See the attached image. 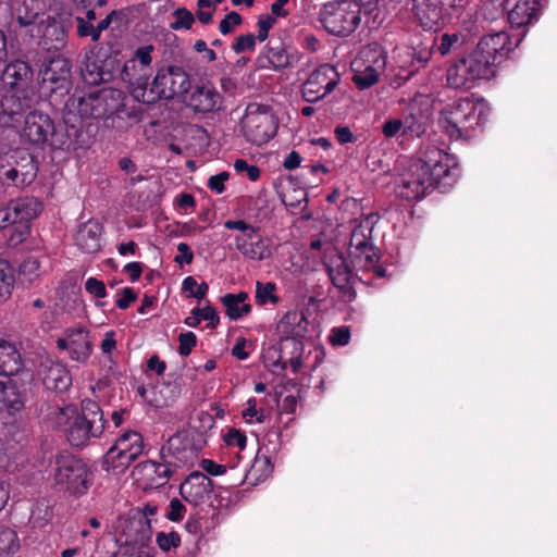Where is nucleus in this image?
<instances>
[{
  "label": "nucleus",
  "instance_id": "f257e3e1",
  "mask_svg": "<svg viewBox=\"0 0 557 557\" xmlns=\"http://www.w3.org/2000/svg\"><path fill=\"white\" fill-rule=\"evenodd\" d=\"M453 175L455 173L449 156L441 149L430 148L423 158L411 161L400 173L396 193L404 199L419 200L435 185Z\"/></svg>",
  "mask_w": 557,
  "mask_h": 557
},
{
  "label": "nucleus",
  "instance_id": "f03ea898",
  "mask_svg": "<svg viewBox=\"0 0 557 557\" xmlns=\"http://www.w3.org/2000/svg\"><path fill=\"white\" fill-rule=\"evenodd\" d=\"M55 424L67 436L72 446L81 447L90 438L99 437L104 430L103 414L98 404L90 399L82 401V410L74 406L60 408Z\"/></svg>",
  "mask_w": 557,
  "mask_h": 557
},
{
  "label": "nucleus",
  "instance_id": "7ed1b4c3",
  "mask_svg": "<svg viewBox=\"0 0 557 557\" xmlns=\"http://www.w3.org/2000/svg\"><path fill=\"white\" fill-rule=\"evenodd\" d=\"M487 110L483 100L459 99L442 109L438 125L453 139L467 138L484 121Z\"/></svg>",
  "mask_w": 557,
  "mask_h": 557
},
{
  "label": "nucleus",
  "instance_id": "20e7f679",
  "mask_svg": "<svg viewBox=\"0 0 557 557\" xmlns=\"http://www.w3.org/2000/svg\"><path fill=\"white\" fill-rule=\"evenodd\" d=\"M190 87L188 74L178 66H170L158 71L151 87L147 88V82H139L131 90L132 96L143 103H154L160 99H170L176 95H183Z\"/></svg>",
  "mask_w": 557,
  "mask_h": 557
},
{
  "label": "nucleus",
  "instance_id": "39448f33",
  "mask_svg": "<svg viewBox=\"0 0 557 557\" xmlns=\"http://www.w3.org/2000/svg\"><path fill=\"white\" fill-rule=\"evenodd\" d=\"M121 528L123 544L113 557H153L151 525L147 516L138 510L124 520Z\"/></svg>",
  "mask_w": 557,
  "mask_h": 557
},
{
  "label": "nucleus",
  "instance_id": "423d86ee",
  "mask_svg": "<svg viewBox=\"0 0 557 557\" xmlns=\"http://www.w3.org/2000/svg\"><path fill=\"white\" fill-rule=\"evenodd\" d=\"M308 320L302 311L293 310L286 312L277 323L276 330L281 339V349L285 350L292 345L294 351L289 359L290 367L297 372L301 367V357L304 352V344L301 342L308 332Z\"/></svg>",
  "mask_w": 557,
  "mask_h": 557
},
{
  "label": "nucleus",
  "instance_id": "0eeeda50",
  "mask_svg": "<svg viewBox=\"0 0 557 557\" xmlns=\"http://www.w3.org/2000/svg\"><path fill=\"white\" fill-rule=\"evenodd\" d=\"M324 28L336 36L352 33L360 22V7L351 0L326 3L320 12Z\"/></svg>",
  "mask_w": 557,
  "mask_h": 557
},
{
  "label": "nucleus",
  "instance_id": "6e6552de",
  "mask_svg": "<svg viewBox=\"0 0 557 557\" xmlns=\"http://www.w3.org/2000/svg\"><path fill=\"white\" fill-rule=\"evenodd\" d=\"M242 132L253 145L268 143L276 132V121L268 107L258 103L247 106L242 119Z\"/></svg>",
  "mask_w": 557,
  "mask_h": 557
},
{
  "label": "nucleus",
  "instance_id": "1a4fd4ad",
  "mask_svg": "<svg viewBox=\"0 0 557 557\" xmlns=\"http://www.w3.org/2000/svg\"><path fill=\"white\" fill-rule=\"evenodd\" d=\"M375 222L374 215L369 214L359 220L351 231L349 256L352 258L356 268H370L377 260V253L371 242Z\"/></svg>",
  "mask_w": 557,
  "mask_h": 557
},
{
  "label": "nucleus",
  "instance_id": "9d476101",
  "mask_svg": "<svg viewBox=\"0 0 557 557\" xmlns=\"http://www.w3.org/2000/svg\"><path fill=\"white\" fill-rule=\"evenodd\" d=\"M324 265L343 301H352L356 297L354 288L356 276L345 257L337 250L332 249L325 255Z\"/></svg>",
  "mask_w": 557,
  "mask_h": 557
},
{
  "label": "nucleus",
  "instance_id": "9b49d317",
  "mask_svg": "<svg viewBox=\"0 0 557 557\" xmlns=\"http://www.w3.org/2000/svg\"><path fill=\"white\" fill-rule=\"evenodd\" d=\"M94 473L79 459L63 453L57 457L54 481L59 485H69L70 487H86L92 484Z\"/></svg>",
  "mask_w": 557,
  "mask_h": 557
},
{
  "label": "nucleus",
  "instance_id": "f8f14e48",
  "mask_svg": "<svg viewBox=\"0 0 557 557\" xmlns=\"http://www.w3.org/2000/svg\"><path fill=\"white\" fill-rule=\"evenodd\" d=\"M90 331L83 324L66 327L57 339V347L67 352L71 360L85 363L92 352Z\"/></svg>",
  "mask_w": 557,
  "mask_h": 557
},
{
  "label": "nucleus",
  "instance_id": "ddd939ff",
  "mask_svg": "<svg viewBox=\"0 0 557 557\" xmlns=\"http://www.w3.org/2000/svg\"><path fill=\"white\" fill-rule=\"evenodd\" d=\"M120 96L115 90H101L99 92L88 94L85 96H73L66 102L70 111H76L83 119H98L111 113L114 108L109 104L110 99Z\"/></svg>",
  "mask_w": 557,
  "mask_h": 557
},
{
  "label": "nucleus",
  "instance_id": "4468645a",
  "mask_svg": "<svg viewBox=\"0 0 557 557\" xmlns=\"http://www.w3.org/2000/svg\"><path fill=\"white\" fill-rule=\"evenodd\" d=\"M339 81V74L335 67L323 64L315 69L302 87V96L306 101L314 102L331 92Z\"/></svg>",
  "mask_w": 557,
  "mask_h": 557
},
{
  "label": "nucleus",
  "instance_id": "2eb2a0df",
  "mask_svg": "<svg viewBox=\"0 0 557 557\" xmlns=\"http://www.w3.org/2000/svg\"><path fill=\"white\" fill-rule=\"evenodd\" d=\"M54 134V125L48 114L29 112L21 129V138L32 145L41 146Z\"/></svg>",
  "mask_w": 557,
  "mask_h": 557
},
{
  "label": "nucleus",
  "instance_id": "dca6fc26",
  "mask_svg": "<svg viewBox=\"0 0 557 557\" xmlns=\"http://www.w3.org/2000/svg\"><path fill=\"white\" fill-rule=\"evenodd\" d=\"M40 78L42 88L49 92L58 90H67L70 85V63L61 57H54L44 64L40 70Z\"/></svg>",
  "mask_w": 557,
  "mask_h": 557
},
{
  "label": "nucleus",
  "instance_id": "f3484780",
  "mask_svg": "<svg viewBox=\"0 0 557 557\" xmlns=\"http://www.w3.org/2000/svg\"><path fill=\"white\" fill-rule=\"evenodd\" d=\"M154 48L151 45L139 47L135 50L133 58L125 62L122 70V78L134 86L139 82H148L147 72L152 62L151 53Z\"/></svg>",
  "mask_w": 557,
  "mask_h": 557
},
{
  "label": "nucleus",
  "instance_id": "a211bd4d",
  "mask_svg": "<svg viewBox=\"0 0 557 557\" xmlns=\"http://www.w3.org/2000/svg\"><path fill=\"white\" fill-rule=\"evenodd\" d=\"M143 436L135 431L123 433L109 449V461L117 458L120 466L129 467V465L143 453Z\"/></svg>",
  "mask_w": 557,
  "mask_h": 557
},
{
  "label": "nucleus",
  "instance_id": "6ab92c4d",
  "mask_svg": "<svg viewBox=\"0 0 557 557\" xmlns=\"http://www.w3.org/2000/svg\"><path fill=\"white\" fill-rule=\"evenodd\" d=\"M162 454L166 458L168 463H187L196 456V449L186 433H176L171 436L164 447Z\"/></svg>",
  "mask_w": 557,
  "mask_h": 557
},
{
  "label": "nucleus",
  "instance_id": "aec40b11",
  "mask_svg": "<svg viewBox=\"0 0 557 557\" xmlns=\"http://www.w3.org/2000/svg\"><path fill=\"white\" fill-rule=\"evenodd\" d=\"M508 21L512 26L521 27L537 18L540 3L537 0H505Z\"/></svg>",
  "mask_w": 557,
  "mask_h": 557
},
{
  "label": "nucleus",
  "instance_id": "412c9836",
  "mask_svg": "<svg viewBox=\"0 0 557 557\" xmlns=\"http://www.w3.org/2000/svg\"><path fill=\"white\" fill-rule=\"evenodd\" d=\"M235 245L236 249L250 260L261 261L271 256L269 243L258 230L250 235H236Z\"/></svg>",
  "mask_w": 557,
  "mask_h": 557
},
{
  "label": "nucleus",
  "instance_id": "4be33fe9",
  "mask_svg": "<svg viewBox=\"0 0 557 557\" xmlns=\"http://www.w3.org/2000/svg\"><path fill=\"white\" fill-rule=\"evenodd\" d=\"M44 385L51 391L64 392L72 384V377L63 363L46 361L39 370Z\"/></svg>",
  "mask_w": 557,
  "mask_h": 557
},
{
  "label": "nucleus",
  "instance_id": "5701e85b",
  "mask_svg": "<svg viewBox=\"0 0 557 557\" xmlns=\"http://www.w3.org/2000/svg\"><path fill=\"white\" fill-rule=\"evenodd\" d=\"M476 47L488 55L495 65L507 58L513 49L509 35L504 30L485 35Z\"/></svg>",
  "mask_w": 557,
  "mask_h": 557
},
{
  "label": "nucleus",
  "instance_id": "b1692460",
  "mask_svg": "<svg viewBox=\"0 0 557 557\" xmlns=\"http://www.w3.org/2000/svg\"><path fill=\"white\" fill-rule=\"evenodd\" d=\"M187 103L196 112H212L220 108L221 95L212 86H197L190 94Z\"/></svg>",
  "mask_w": 557,
  "mask_h": 557
},
{
  "label": "nucleus",
  "instance_id": "393cba45",
  "mask_svg": "<svg viewBox=\"0 0 557 557\" xmlns=\"http://www.w3.org/2000/svg\"><path fill=\"white\" fill-rule=\"evenodd\" d=\"M101 224L98 221L89 220L77 230L75 244L83 252L94 253L101 247Z\"/></svg>",
  "mask_w": 557,
  "mask_h": 557
},
{
  "label": "nucleus",
  "instance_id": "a878e982",
  "mask_svg": "<svg viewBox=\"0 0 557 557\" xmlns=\"http://www.w3.org/2000/svg\"><path fill=\"white\" fill-rule=\"evenodd\" d=\"M462 59L474 84L481 79H488L494 75L495 63L478 47Z\"/></svg>",
  "mask_w": 557,
  "mask_h": 557
},
{
  "label": "nucleus",
  "instance_id": "bb28decb",
  "mask_svg": "<svg viewBox=\"0 0 557 557\" xmlns=\"http://www.w3.org/2000/svg\"><path fill=\"white\" fill-rule=\"evenodd\" d=\"M133 474L146 481L145 487H162L166 482L164 479L172 475V471L166 463L146 461L137 466Z\"/></svg>",
  "mask_w": 557,
  "mask_h": 557
},
{
  "label": "nucleus",
  "instance_id": "cd10ccee",
  "mask_svg": "<svg viewBox=\"0 0 557 557\" xmlns=\"http://www.w3.org/2000/svg\"><path fill=\"white\" fill-rule=\"evenodd\" d=\"M24 406V397L16 380L0 381V417L4 411L13 414Z\"/></svg>",
  "mask_w": 557,
  "mask_h": 557
},
{
  "label": "nucleus",
  "instance_id": "c85d7f7f",
  "mask_svg": "<svg viewBox=\"0 0 557 557\" xmlns=\"http://www.w3.org/2000/svg\"><path fill=\"white\" fill-rule=\"evenodd\" d=\"M22 368L21 355L16 347L8 342H0V381L13 380Z\"/></svg>",
  "mask_w": 557,
  "mask_h": 557
},
{
  "label": "nucleus",
  "instance_id": "c756f323",
  "mask_svg": "<svg viewBox=\"0 0 557 557\" xmlns=\"http://www.w3.org/2000/svg\"><path fill=\"white\" fill-rule=\"evenodd\" d=\"M32 77V70L26 62L14 61L2 73V84L13 90L25 86Z\"/></svg>",
  "mask_w": 557,
  "mask_h": 557
},
{
  "label": "nucleus",
  "instance_id": "7c9ffc66",
  "mask_svg": "<svg viewBox=\"0 0 557 557\" xmlns=\"http://www.w3.org/2000/svg\"><path fill=\"white\" fill-rule=\"evenodd\" d=\"M430 119L429 110H419L416 111L414 107H411V111L401 120L403 126V135L410 137H420L422 136L428 128Z\"/></svg>",
  "mask_w": 557,
  "mask_h": 557
},
{
  "label": "nucleus",
  "instance_id": "2f4dec72",
  "mask_svg": "<svg viewBox=\"0 0 557 557\" xmlns=\"http://www.w3.org/2000/svg\"><path fill=\"white\" fill-rule=\"evenodd\" d=\"M36 176V169L33 161L29 159L22 169L12 166L5 169L4 165L0 164V178H4L16 187H23L30 184Z\"/></svg>",
  "mask_w": 557,
  "mask_h": 557
},
{
  "label": "nucleus",
  "instance_id": "473e14b6",
  "mask_svg": "<svg viewBox=\"0 0 557 557\" xmlns=\"http://www.w3.org/2000/svg\"><path fill=\"white\" fill-rule=\"evenodd\" d=\"M413 13L425 29L434 28L441 20V9L431 0H414Z\"/></svg>",
  "mask_w": 557,
  "mask_h": 557
},
{
  "label": "nucleus",
  "instance_id": "72a5a7b5",
  "mask_svg": "<svg viewBox=\"0 0 557 557\" xmlns=\"http://www.w3.org/2000/svg\"><path fill=\"white\" fill-rule=\"evenodd\" d=\"M247 293L227 294L222 298V302L226 309V314L231 320H238L248 314L251 306L247 302Z\"/></svg>",
  "mask_w": 557,
  "mask_h": 557
},
{
  "label": "nucleus",
  "instance_id": "f704fd0d",
  "mask_svg": "<svg viewBox=\"0 0 557 557\" xmlns=\"http://www.w3.org/2000/svg\"><path fill=\"white\" fill-rule=\"evenodd\" d=\"M12 15L16 18L20 26L32 25L38 15L35 8V0H9Z\"/></svg>",
  "mask_w": 557,
  "mask_h": 557
},
{
  "label": "nucleus",
  "instance_id": "c9c22d12",
  "mask_svg": "<svg viewBox=\"0 0 557 557\" xmlns=\"http://www.w3.org/2000/svg\"><path fill=\"white\" fill-rule=\"evenodd\" d=\"M351 69L354 71L352 81L361 89L374 85L383 73V71H372V67L366 65L358 55L351 62Z\"/></svg>",
  "mask_w": 557,
  "mask_h": 557
},
{
  "label": "nucleus",
  "instance_id": "e433bc0d",
  "mask_svg": "<svg viewBox=\"0 0 557 557\" xmlns=\"http://www.w3.org/2000/svg\"><path fill=\"white\" fill-rule=\"evenodd\" d=\"M180 395V387L174 383H162L151 389L149 404L157 407H168L175 401Z\"/></svg>",
  "mask_w": 557,
  "mask_h": 557
},
{
  "label": "nucleus",
  "instance_id": "4c0bfd02",
  "mask_svg": "<svg viewBox=\"0 0 557 557\" xmlns=\"http://www.w3.org/2000/svg\"><path fill=\"white\" fill-rule=\"evenodd\" d=\"M446 81L453 88H471L474 86L463 59H460L448 67Z\"/></svg>",
  "mask_w": 557,
  "mask_h": 557
},
{
  "label": "nucleus",
  "instance_id": "58836bf2",
  "mask_svg": "<svg viewBox=\"0 0 557 557\" xmlns=\"http://www.w3.org/2000/svg\"><path fill=\"white\" fill-rule=\"evenodd\" d=\"M12 205L17 223H27L37 218L41 211V203L32 197L14 200Z\"/></svg>",
  "mask_w": 557,
  "mask_h": 557
},
{
  "label": "nucleus",
  "instance_id": "ea45409f",
  "mask_svg": "<svg viewBox=\"0 0 557 557\" xmlns=\"http://www.w3.org/2000/svg\"><path fill=\"white\" fill-rule=\"evenodd\" d=\"M358 57L366 65L372 67V71H384L386 58L383 49L377 45H370L360 50Z\"/></svg>",
  "mask_w": 557,
  "mask_h": 557
},
{
  "label": "nucleus",
  "instance_id": "a19ab883",
  "mask_svg": "<svg viewBox=\"0 0 557 557\" xmlns=\"http://www.w3.org/2000/svg\"><path fill=\"white\" fill-rule=\"evenodd\" d=\"M15 284L14 269L5 260H0V304L12 295Z\"/></svg>",
  "mask_w": 557,
  "mask_h": 557
},
{
  "label": "nucleus",
  "instance_id": "79ce46f5",
  "mask_svg": "<svg viewBox=\"0 0 557 557\" xmlns=\"http://www.w3.org/2000/svg\"><path fill=\"white\" fill-rule=\"evenodd\" d=\"M83 79L89 85H98L106 82L110 74L104 72L96 60L87 59L82 69Z\"/></svg>",
  "mask_w": 557,
  "mask_h": 557
},
{
  "label": "nucleus",
  "instance_id": "37998d69",
  "mask_svg": "<svg viewBox=\"0 0 557 557\" xmlns=\"http://www.w3.org/2000/svg\"><path fill=\"white\" fill-rule=\"evenodd\" d=\"M276 286L272 282H257L256 284V302L260 306H264L267 304L276 305L280 301V298L275 294Z\"/></svg>",
  "mask_w": 557,
  "mask_h": 557
},
{
  "label": "nucleus",
  "instance_id": "c03bdc74",
  "mask_svg": "<svg viewBox=\"0 0 557 557\" xmlns=\"http://www.w3.org/2000/svg\"><path fill=\"white\" fill-rule=\"evenodd\" d=\"M18 548L16 533L7 528H0V557L14 554Z\"/></svg>",
  "mask_w": 557,
  "mask_h": 557
},
{
  "label": "nucleus",
  "instance_id": "a18cd8bd",
  "mask_svg": "<svg viewBox=\"0 0 557 557\" xmlns=\"http://www.w3.org/2000/svg\"><path fill=\"white\" fill-rule=\"evenodd\" d=\"M173 18L174 21L170 24L173 30L190 29L195 22L193 13L185 8L176 9L173 12Z\"/></svg>",
  "mask_w": 557,
  "mask_h": 557
},
{
  "label": "nucleus",
  "instance_id": "49530a36",
  "mask_svg": "<svg viewBox=\"0 0 557 557\" xmlns=\"http://www.w3.org/2000/svg\"><path fill=\"white\" fill-rule=\"evenodd\" d=\"M267 59L274 69H283L289 64V57L281 46L270 47L267 52Z\"/></svg>",
  "mask_w": 557,
  "mask_h": 557
},
{
  "label": "nucleus",
  "instance_id": "de8ad7c7",
  "mask_svg": "<svg viewBox=\"0 0 557 557\" xmlns=\"http://www.w3.org/2000/svg\"><path fill=\"white\" fill-rule=\"evenodd\" d=\"M21 275L29 283L40 275V262L34 257L25 259L20 265Z\"/></svg>",
  "mask_w": 557,
  "mask_h": 557
},
{
  "label": "nucleus",
  "instance_id": "09e8293b",
  "mask_svg": "<svg viewBox=\"0 0 557 557\" xmlns=\"http://www.w3.org/2000/svg\"><path fill=\"white\" fill-rule=\"evenodd\" d=\"M242 414L248 423H261L264 421V413L262 410L257 409V400L255 398H249L246 401L245 409Z\"/></svg>",
  "mask_w": 557,
  "mask_h": 557
},
{
  "label": "nucleus",
  "instance_id": "8fccbe9b",
  "mask_svg": "<svg viewBox=\"0 0 557 557\" xmlns=\"http://www.w3.org/2000/svg\"><path fill=\"white\" fill-rule=\"evenodd\" d=\"M207 283L198 284L197 281L193 276H187L183 281V289L188 292L190 296L196 298H203L208 292Z\"/></svg>",
  "mask_w": 557,
  "mask_h": 557
},
{
  "label": "nucleus",
  "instance_id": "3c124183",
  "mask_svg": "<svg viewBox=\"0 0 557 557\" xmlns=\"http://www.w3.org/2000/svg\"><path fill=\"white\" fill-rule=\"evenodd\" d=\"M256 47V36L253 34L240 35L234 41L232 48L236 53L253 51Z\"/></svg>",
  "mask_w": 557,
  "mask_h": 557
},
{
  "label": "nucleus",
  "instance_id": "603ef678",
  "mask_svg": "<svg viewBox=\"0 0 557 557\" xmlns=\"http://www.w3.org/2000/svg\"><path fill=\"white\" fill-rule=\"evenodd\" d=\"M156 541L159 547L164 552H168L173 547H177L181 542L180 536L176 532H159L156 536Z\"/></svg>",
  "mask_w": 557,
  "mask_h": 557
},
{
  "label": "nucleus",
  "instance_id": "864d4df0",
  "mask_svg": "<svg viewBox=\"0 0 557 557\" xmlns=\"http://www.w3.org/2000/svg\"><path fill=\"white\" fill-rule=\"evenodd\" d=\"M51 516L52 512L50 507L46 504H40L37 505L36 508L32 510L30 520L35 525L42 527L49 521Z\"/></svg>",
  "mask_w": 557,
  "mask_h": 557
},
{
  "label": "nucleus",
  "instance_id": "5fc2aeb1",
  "mask_svg": "<svg viewBox=\"0 0 557 557\" xmlns=\"http://www.w3.org/2000/svg\"><path fill=\"white\" fill-rule=\"evenodd\" d=\"M178 342V352L181 356L186 357L191 352L193 348L196 346L197 337L195 333L188 331L180 334Z\"/></svg>",
  "mask_w": 557,
  "mask_h": 557
},
{
  "label": "nucleus",
  "instance_id": "6e6d98bb",
  "mask_svg": "<svg viewBox=\"0 0 557 557\" xmlns=\"http://www.w3.org/2000/svg\"><path fill=\"white\" fill-rule=\"evenodd\" d=\"M214 490H181L182 496L189 503H195L196 505L203 502V498L210 499Z\"/></svg>",
  "mask_w": 557,
  "mask_h": 557
},
{
  "label": "nucleus",
  "instance_id": "4d7b16f0",
  "mask_svg": "<svg viewBox=\"0 0 557 557\" xmlns=\"http://www.w3.org/2000/svg\"><path fill=\"white\" fill-rule=\"evenodd\" d=\"M189 485L190 487H208L211 485V480L203 473L195 471L191 472L184 482L180 483V487Z\"/></svg>",
  "mask_w": 557,
  "mask_h": 557
},
{
  "label": "nucleus",
  "instance_id": "13d9d810",
  "mask_svg": "<svg viewBox=\"0 0 557 557\" xmlns=\"http://www.w3.org/2000/svg\"><path fill=\"white\" fill-rule=\"evenodd\" d=\"M224 441L228 446L244 449L246 447L247 437L242 431L237 429H230L224 435Z\"/></svg>",
  "mask_w": 557,
  "mask_h": 557
},
{
  "label": "nucleus",
  "instance_id": "bf43d9fd",
  "mask_svg": "<svg viewBox=\"0 0 557 557\" xmlns=\"http://www.w3.org/2000/svg\"><path fill=\"white\" fill-rule=\"evenodd\" d=\"M403 126L400 119H389L382 125V133L386 138L404 136Z\"/></svg>",
  "mask_w": 557,
  "mask_h": 557
},
{
  "label": "nucleus",
  "instance_id": "052dcab7",
  "mask_svg": "<svg viewBox=\"0 0 557 557\" xmlns=\"http://www.w3.org/2000/svg\"><path fill=\"white\" fill-rule=\"evenodd\" d=\"M85 289L94 297L103 298L107 296V288L102 281L96 277L87 278Z\"/></svg>",
  "mask_w": 557,
  "mask_h": 557
},
{
  "label": "nucleus",
  "instance_id": "680f3d73",
  "mask_svg": "<svg viewBox=\"0 0 557 557\" xmlns=\"http://www.w3.org/2000/svg\"><path fill=\"white\" fill-rule=\"evenodd\" d=\"M240 23V15L237 12H231L220 22L219 29L223 35H227Z\"/></svg>",
  "mask_w": 557,
  "mask_h": 557
},
{
  "label": "nucleus",
  "instance_id": "e2e57ef3",
  "mask_svg": "<svg viewBox=\"0 0 557 557\" xmlns=\"http://www.w3.org/2000/svg\"><path fill=\"white\" fill-rule=\"evenodd\" d=\"M459 36L457 34H443L440 38V44L437 46V50L441 55H446L450 53L454 49L455 45L458 44Z\"/></svg>",
  "mask_w": 557,
  "mask_h": 557
},
{
  "label": "nucleus",
  "instance_id": "0e129e2a",
  "mask_svg": "<svg viewBox=\"0 0 557 557\" xmlns=\"http://www.w3.org/2000/svg\"><path fill=\"white\" fill-rule=\"evenodd\" d=\"M234 169L242 173V172H246L247 173V176L251 180V181H257L260 176V170L258 166L256 165H250L247 163L246 160L244 159H237L235 160L234 162Z\"/></svg>",
  "mask_w": 557,
  "mask_h": 557
},
{
  "label": "nucleus",
  "instance_id": "69168bd1",
  "mask_svg": "<svg viewBox=\"0 0 557 557\" xmlns=\"http://www.w3.org/2000/svg\"><path fill=\"white\" fill-rule=\"evenodd\" d=\"M350 339L349 329L346 326L333 329L330 335V341L333 345L344 346Z\"/></svg>",
  "mask_w": 557,
  "mask_h": 557
},
{
  "label": "nucleus",
  "instance_id": "338daca9",
  "mask_svg": "<svg viewBox=\"0 0 557 557\" xmlns=\"http://www.w3.org/2000/svg\"><path fill=\"white\" fill-rule=\"evenodd\" d=\"M14 213L12 201L5 207L0 208V228H5L11 224L17 223Z\"/></svg>",
  "mask_w": 557,
  "mask_h": 557
},
{
  "label": "nucleus",
  "instance_id": "774afa93",
  "mask_svg": "<svg viewBox=\"0 0 557 557\" xmlns=\"http://www.w3.org/2000/svg\"><path fill=\"white\" fill-rule=\"evenodd\" d=\"M195 313L201 318V320H206L209 322L210 326H215L219 323V315L214 308L207 306L205 308H195Z\"/></svg>",
  "mask_w": 557,
  "mask_h": 557
}]
</instances>
